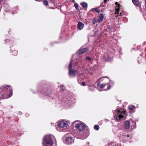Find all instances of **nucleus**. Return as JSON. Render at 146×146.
Segmentation results:
<instances>
[{
  "mask_svg": "<svg viewBox=\"0 0 146 146\" xmlns=\"http://www.w3.org/2000/svg\"><path fill=\"white\" fill-rule=\"evenodd\" d=\"M69 124V121L65 120L59 121L56 127V129L60 132L64 131L68 128Z\"/></svg>",
  "mask_w": 146,
  "mask_h": 146,
  "instance_id": "obj_1",
  "label": "nucleus"
},
{
  "mask_svg": "<svg viewBox=\"0 0 146 146\" xmlns=\"http://www.w3.org/2000/svg\"><path fill=\"white\" fill-rule=\"evenodd\" d=\"M76 123L75 125V128L79 132H84L87 126L86 124L83 122L79 120H76L74 121L72 124H74Z\"/></svg>",
  "mask_w": 146,
  "mask_h": 146,
  "instance_id": "obj_2",
  "label": "nucleus"
},
{
  "mask_svg": "<svg viewBox=\"0 0 146 146\" xmlns=\"http://www.w3.org/2000/svg\"><path fill=\"white\" fill-rule=\"evenodd\" d=\"M54 137L51 135L45 136L43 141V146H53L54 143L53 139Z\"/></svg>",
  "mask_w": 146,
  "mask_h": 146,
  "instance_id": "obj_3",
  "label": "nucleus"
},
{
  "mask_svg": "<svg viewBox=\"0 0 146 146\" xmlns=\"http://www.w3.org/2000/svg\"><path fill=\"white\" fill-rule=\"evenodd\" d=\"M114 115H115L116 119L117 121H120L121 119L126 117L127 115L126 111H120L116 110L113 113Z\"/></svg>",
  "mask_w": 146,
  "mask_h": 146,
  "instance_id": "obj_4",
  "label": "nucleus"
},
{
  "mask_svg": "<svg viewBox=\"0 0 146 146\" xmlns=\"http://www.w3.org/2000/svg\"><path fill=\"white\" fill-rule=\"evenodd\" d=\"M73 62V61L71 60L69 66V74L70 77L75 76L76 74V71L75 70H72Z\"/></svg>",
  "mask_w": 146,
  "mask_h": 146,
  "instance_id": "obj_5",
  "label": "nucleus"
},
{
  "mask_svg": "<svg viewBox=\"0 0 146 146\" xmlns=\"http://www.w3.org/2000/svg\"><path fill=\"white\" fill-rule=\"evenodd\" d=\"M66 141L68 144H70L74 142V139L72 137H69L66 138Z\"/></svg>",
  "mask_w": 146,
  "mask_h": 146,
  "instance_id": "obj_6",
  "label": "nucleus"
},
{
  "mask_svg": "<svg viewBox=\"0 0 146 146\" xmlns=\"http://www.w3.org/2000/svg\"><path fill=\"white\" fill-rule=\"evenodd\" d=\"M88 49L86 48H83L80 49L77 52L78 54H81L85 52L86 51H87Z\"/></svg>",
  "mask_w": 146,
  "mask_h": 146,
  "instance_id": "obj_7",
  "label": "nucleus"
},
{
  "mask_svg": "<svg viewBox=\"0 0 146 146\" xmlns=\"http://www.w3.org/2000/svg\"><path fill=\"white\" fill-rule=\"evenodd\" d=\"M111 58L107 54H104L103 56L102 59L104 60L108 61L111 60Z\"/></svg>",
  "mask_w": 146,
  "mask_h": 146,
  "instance_id": "obj_8",
  "label": "nucleus"
},
{
  "mask_svg": "<svg viewBox=\"0 0 146 146\" xmlns=\"http://www.w3.org/2000/svg\"><path fill=\"white\" fill-rule=\"evenodd\" d=\"M84 26V25L81 22H79L78 24V29L81 30L82 29Z\"/></svg>",
  "mask_w": 146,
  "mask_h": 146,
  "instance_id": "obj_9",
  "label": "nucleus"
},
{
  "mask_svg": "<svg viewBox=\"0 0 146 146\" xmlns=\"http://www.w3.org/2000/svg\"><path fill=\"white\" fill-rule=\"evenodd\" d=\"M115 4L117 6L115 8V10L116 11L115 12V14H119V8L120 7L119 5H118V3L117 2H116L115 3Z\"/></svg>",
  "mask_w": 146,
  "mask_h": 146,
  "instance_id": "obj_10",
  "label": "nucleus"
},
{
  "mask_svg": "<svg viewBox=\"0 0 146 146\" xmlns=\"http://www.w3.org/2000/svg\"><path fill=\"white\" fill-rule=\"evenodd\" d=\"M125 128L126 129H127L130 127V123L128 121H126L124 123Z\"/></svg>",
  "mask_w": 146,
  "mask_h": 146,
  "instance_id": "obj_11",
  "label": "nucleus"
},
{
  "mask_svg": "<svg viewBox=\"0 0 146 146\" xmlns=\"http://www.w3.org/2000/svg\"><path fill=\"white\" fill-rule=\"evenodd\" d=\"M104 18V15L103 14H100L99 16V18L97 21L99 22H101L103 21Z\"/></svg>",
  "mask_w": 146,
  "mask_h": 146,
  "instance_id": "obj_12",
  "label": "nucleus"
},
{
  "mask_svg": "<svg viewBox=\"0 0 146 146\" xmlns=\"http://www.w3.org/2000/svg\"><path fill=\"white\" fill-rule=\"evenodd\" d=\"M133 4L136 6H139L140 5V3L139 2L138 0H132Z\"/></svg>",
  "mask_w": 146,
  "mask_h": 146,
  "instance_id": "obj_13",
  "label": "nucleus"
},
{
  "mask_svg": "<svg viewBox=\"0 0 146 146\" xmlns=\"http://www.w3.org/2000/svg\"><path fill=\"white\" fill-rule=\"evenodd\" d=\"M9 94L8 96H6V97H4L5 98H8L10 97H11L12 95V90L11 88H9Z\"/></svg>",
  "mask_w": 146,
  "mask_h": 146,
  "instance_id": "obj_14",
  "label": "nucleus"
},
{
  "mask_svg": "<svg viewBox=\"0 0 146 146\" xmlns=\"http://www.w3.org/2000/svg\"><path fill=\"white\" fill-rule=\"evenodd\" d=\"M82 5L83 7L86 8L87 7V4L85 2H83L82 3Z\"/></svg>",
  "mask_w": 146,
  "mask_h": 146,
  "instance_id": "obj_15",
  "label": "nucleus"
},
{
  "mask_svg": "<svg viewBox=\"0 0 146 146\" xmlns=\"http://www.w3.org/2000/svg\"><path fill=\"white\" fill-rule=\"evenodd\" d=\"M129 110L131 111L135 109V107L133 106H129L128 107Z\"/></svg>",
  "mask_w": 146,
  "mask_h": 146,
  "instance_id": "obj_16",
  "label": "nucleus"
},
{
  "mask_svg": "<svg viewBox=\"0 0 146 146\" xmlns=\"http://www.w3.org/2000/svg\"><path fill=\"white\" fill-rule=\"evenodd\" d=\"M91 11H95L97 13H99V9L97 8L92 9H91Z\"/></svg>",
  "mask_w": 146,
  "mask_h": 146,
  "instance_id": "obj_17",
  "label": "nucleus"
},
{
  "mask_svg": "<svg viewBox=\"0 0 146 146\" xmlns=\"http://www.w3.org/2000/svg\"><path fill=\"white\" fill-rule=\"evenodd\" d=\"M13 54L14 55L16 56L17 54V50H14L13 51Z\"/></svg>",
  "mask_w": 146,
  "mask_h": 146,
  "instance_id": "obj_18",
  "label": "nucleus"
},
{
  "mask_svg": "<svg viewBox=\"0 0 146 146\" xmlns=\"http://www.w3.org/2000/svg\"><path fill=\"white\" fill-rule=\"evenodd\" d=\"M98 21H97V20L95 19L94 18V19L93 20V23L94 24H95Z\"/></svg>",
  "mask_w": 146,
  "mask_h": 146,
  "instance_id": "obj_19",
  "label": "nucleus"
},
{
  "mask_svg": "<svg viewBox=\"0 0 146 146\" xmlns=\"http://www.w3.org/2000/svg\"><path fill=\"white\" fill-rule=\"evenodd\" d=\"M94 128L96 130H98L99 129V127L97 125H95L94 127Z\"/></svg>",
  "mask_w": 146,
  "mask_h": 146,
  "instance_id": "obj_20",
  "label": "nucleus"
},
{
  "mask_svg": "<svg viewBox=\"0 0 146 146\" xmlns=\"http://www.w3.org/2000/svg\"><path fill=\"white\" fill-rule=\"evenodd\" d=\"M44 3L46 5H48V1L46 0L44 1Z\"/></svg>",
  "mask_w": 146,
  "mask_h": 146,
  "instance_id": "obj_21",
  "label": "nucleus"
},
{
  "mask_svg": "<svg viewBox=\"0 0 146 146\" xmlns=\"http://www.w3.org/2000/svg\"><path fill=\"white\" fill-rule=\"evenodd\" d=\"M74 5L76 9H78V6L77 4L75 3L74 4Z\"/></svg>",
  "mask_w": 146,
  "mask_h": 146,
  "instance_id": "obj_22",
  "label": "nucleus"
},
{
  "mask_svg": "<svg viewBox=\"0 0 146 146\" xmlns=\"http://www.w3.org/2000/svg\"><path fill=\"white\" fill-rule=\"evenodd\" d=\"M86 59L87 60H88L90 61H91V58L89 57H87L86 58Z\"/></svg>",
  "mask_w": 146,
  "mask_h": 146,
  "instance_id": "obj_23",
  "label": "nucleus"
},
{
  "mask_svg": "<svg viewBox=\"0 0 146 146\" xmlns=\"http://www.w3.org/2000/svg\"><path fill=\"white\" fill-rule=\"evenodd\" d=\"M63 86H60V88L61 91H63L64 90V89L63 88Z\"/></svg>",
  "mask_w": 146,
  "mask_h": 146,
  "instance_id": "obj_24",
  "label": "nucleus"
},
{
  "mask_svg": "<svg viewBox=\"0 0 146 146\" xmlns=\"http://www.w3.org/2000/svg\"><path fill=\"white\" fill-rule=\"evenodd\" d=\"M87 137V136H86L84 137H81L80 138L82 139H83L86 138Z\"/></svg>",
  "mask_w": 146,
  "mask_h": 146,
  "instance_id": "obj_25",
  "label": "nucleus"
},
{
  "mask_svg": "<svg viewBox=\"0 0 146 146\" xmlns=\"http://www.w3.org/2000/svg\"><path fill=\"white\" fill-rule=\"evenodd\" d=\"M106 85H105L104 84H102L100 86V88H103Z\"/></svg>",
  "mask_w": 146,
  "mask_h": 146,
  "instance_id": "obj_26",
  "label": "nucleus"
},
{
  "mask_svg": "<svg viewBox=\"0 0 146 146\" xmlns=\"http://www.w3.org/2000/svg\"><path fill=\"white\" fill-rule=\"evenodd\" d=\"M82 86H84L85 85V83L84 82H83L82 83Z\"/></svg>",
  "mask_w": 146,
  "mask_h": 146,
  "instance_id": "obj_27",
  "label": "nucleus"
},
{
  "mask_svg": "<svg viewBox=\"0 0 146 146\" xmlns=\"http://www.w3.org/2000/svg\"><path fill=\"white\" fill-rule=\"evenodd\" d=\"M120 15L121 16H122L123 15V13H120Z\"/></svg>",
  "mask_w": 146,
  "mask_h": 146,
  "instance_id": "obj_28",
  "label": "nucleus"
},
{
  "mask_svg": "<svg viewBox=\"0 0 146 146\" xmlns=\"http://www.w3.org/2000/svg\"><path fill=\"white\" fill-rule=\"evenodd\" d=\"M104 1L105 3H106V2L107 1V0H104Z\"/></svg>",
  "mask_w": 146,
  "mask_h": 146,
  "instance_id": "obj_29",
  "label": "nucleus"
},
{
  "mask_svg": "<svg viewBox=\"0 0 146 146\" xmlns=\"http://www.w3.org/2000/svg\"><path fill=\"white\" fill-rule=\"evenodd\" d=\"M146 1V2H145V4H146V5H145V9H146V0H145Z\"/></svg>",
  "mask_w": 146,
  "mask_h": 146,
  "instance_id": "obj_30",
  "label": "nucleus"
},
{
  "mask_svg": "<svg viewBox=\"0 0 146 146\" xmlns=\"http://www.w3.org/2000/svg\"><path fill=\"white\" fill-rule=\"evenodd\" d=\"M127 136L128 137H129V136L128 135H127Z\"/></svg>",
  "mask_w": 146,
  "mask_h": 146,
  "instance_id": "obj_31",
  "label": "nucleus"
},
{
  "mask_svg": "<svg viewBox=\"0 0 146 146\" xmlns=\"http://www.w3.org/2000/svg\"><path fill=\"white\" fill-rule=\"evenodd\" d=\"M7 87H8V86H7ZM9 88H11L9 86Z\"/></svg>",
  "mask_w": 146,
  "mask_h": 146,
  "instance_id": "obj_32",
  "label": "nucleus"
},
{
  "mask_svg": "<svg viewBox=\"0 0 146 146\" xmlns=\"http://www.w3.org/2000/svg\"><path fill=\"white\" fill-rule=\"evenodd\" d=\"M110 89V88H109H109H108V89Z\"/></svg>",
  "mask_w": 146,
  "mask_h": 146,
  "instance_id": "obj_33",
  "label": "nucleus"
},
{
  "mask_svg": "<svg viewBox=\"0 0 146 146\" xmlns=\"http://www.w3.org/2000/svg\"><path fill=\"white\" fill-rule=\"evenodd\" d=\"M102 78H100L99 79H101Z\"/></svg>",
  "mask_w": 146,
  "mask_h": 146,
  "instance_id": "obj_34",
  "label": "nucleus"
},
{
  "mask_svg": "<svg viewBox=\"0 0 146 146\" xmlns=\"http://www.w3.org/2000/svg\"><path fill=\"white\" fill-rule=\"evenodd\" d=\"M104 77H102V78H104ZM105 77V78H106V77Z\"/></svg>",
  "mask_w": 146,
  "mask_h": 146,
  "instance_id": "obj_35",
  "label": "nucleus"
},
{
  "mask_svg": "<svg viewBox=\"0 0 146 146\" xmlns=\"http://www.w3.org/2000/svg\"><path fill=\"white\" fill-rule=\"evenodd\" d=\"M99 83H98V85H99Z\"/></svg>",
  "mask_w": 146,
  "mask_h": 146,
  "instance_id": "obj_36",
  "label": "nucleus"
}]
</instances>
